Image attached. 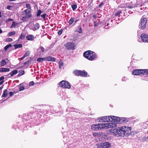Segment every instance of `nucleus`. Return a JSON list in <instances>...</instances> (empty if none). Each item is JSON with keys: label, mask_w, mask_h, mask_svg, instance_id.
Segmentation results:
<instances>
[{"label": "nucleus", "mask_w": 148, "mask_h": 148, "mask_svg": "<svg viewBox=\"0 0 148 148\" xmlns=\"http://www.w3.org/2000/svg\"><path fill=\"white\" fill-rule=\"evenodd\" d=\"M84 56L88 60L92 61L96 58L97 55L93 51L88 50L84 53Z\"/></svg>", "instance_id": "1"}, {"label": "nucleus", "mask_w": 148, "mask_h": 148, "mask_svg": "<svg viewBox=\"0 0 148 148\" xmlns=\"http://www.w3.org/2000/svg\"><path fill=\"white\" fill-rule=\"evenodd\" d=\"M26 39L28 40L32 41L34 39V37L33 35H29L26 37Z\"/></svg>", "instance_id": "17"}, {"label": "nucleus", "mask_w": 148, "mask_h": 148, "mask_svg": "<svg viewBox=\"0 0 148 148\" xmlns=\"http://www.w3.org/2000/svg\"><path fill=\"white\" fill-rule=\"evenodd\" d=\"M40 27V26L39 23H36L35 25V27L33 28V29H32L34 31L38 29H39Z\"/></svg>", "instance_id": "25"}, {"label": "nucleus", "mask_w": 148, "mask_h": 148, "mask_svg": "<svg viewBox=\"0 0 148 148\" xmlns=\"http://www.w3.org/2000/svg\"><path fill=\"white\" fill-rule=\"evenodd\" d=\"M78 20H76L75 21V23H76Z\"/></svg>", "instance_id": "62"}, {"label": "nucleus", "mask_w": 148, "mask_h": 148, "mask_svg": "<svg viewBox=\"0 0 148 148\" xmlns=\"http://www.w3.org/2000/svg\"><path fill=\"white\" fill-rule=\"evenodd\" d=\"M80 71V70H75L73 71V73L76 76H79Z\"/></svg>", "instance_id": "24"}, {"label": "nucleus", "mask_w": 148, "mask_h": 148, "mask_svg": "<svg viewBox=\"0 0 148 148\" xmlns=\"http://www.w3.org/2000/svg\"><path fill=\"white\" fill-rule=\"evenodd\" d=\"M12 40V39L10 38H7L6 39V41L8 42H10Z\"/></svg>", "instance_id": "48"}, {"label": "nucleus", "mask_w": 148, "mask_h": 148, "mask_svg": "<svg viewBox=\"0 0 148 148\" xmlns=\"http://www.w3.org/2000/svg\"><path fill=\"white\" fill-rule=\"evenodd\" d=\"M47 15V14H42L41 16L42 17V18L44 20H45V17Z\"/></svg>", "instance_id": "47"}, {"label": "nucleus", "mask_w": 148, "mask_h": 148, "mask_svg": "<svg viewBox=\"0 0 148 148\" xmlns=\"http://www.w3.org/2000/svg\"><path fill=\"white\" fill-rule=\"evenodd\" d=\"M102 148H109L111 146L109 142H105L102 143Z\"/></svg>", "instance_id": "15"}, {"label": "nucleus", "mask_w": 148, "mask_h": 148, "mask_svg": "<svg viewBox=\"0 0 148 148\" xmlns=\"http://www.w3.org/2000/svg\"><path fill=\"white\" fill-rule=\"evenodd\" d=\"M66 48L68 50H74L75 49V44L73 42H67L64 45Z\"/></svg>", "instance_id": "6"}, {"label": "nucleus", "mask_w": 148, "mask_h": 148, "mask_svg": "<svg viewBox=\"0 0 148 148\" xmlns=\"http://www.w3.org/2000/svg\"><path fill=\"white\" fill-rule=\"evenodd\" d=\"M93 18L94 19H96L97 18V16L96 14H94L93 16Z\"/></svg>", "instance_id": "56"}, {"label": "nucleus", "mask_w": 148, "mask_h": 148, "mask_svg": "<svg viewBox=\"0 0 148 148\" xmlns=\"http://www.w3.org/2000/svg\"><path fill=\"white\" fill-rule=\"evenodd\" d=\"M128 121V119L127 118H120L119 117L118 123L121 124L125 123Z\"/></svg>", "instance_id": "12"}, {"label": "nucleus", "mask_w": 148, "mask_h": 148, "mask_svg": "<svg viewBox=\"0 0 148 148\" xmlns=\"http://www.w3.org/2000/svg\"><path fill=\"white\" fill-rule=\"evenodd\" d=\"M75 31L79 33H82V30L81 26H78L76 29Z\"/></svg>", "instance_id": "23"}, {"label": "nucleus", "mask_w": 148, "mask_h": 148, "mask_svg": "<svg viewBox=\"0 0 148 148\" xmlns=\"http://www.w3.org/2000/svg\"><path fill=\"white\" fill-rule=\"evenodd\" d=\"M141 38L142 41L145 42H148V35L145 34H141Z\"/></svg>", "instance_id": "10"}, {"label": "nucleus", "mask_w": 148, "mask_h": 148, "mask_svg": "<svg viewBox=\"0 0 148 148\" xmlns=\"http://www.w3.org/2000/svg\"><path fill=\"white\" fill-rule=\"evenodd\" d=\"M8 95V91L6 89H5L3 91V93L2 96V97H6Z\"/></svg>", "instance_id": "26"}, {"label": "nucleus", "mask_w": 148, "mask_h": 148, "mask_svg": "<svg viewBox=\"0 0 148 148\" xmlns=\"http://www.w3.org/2000/svg\"><path fill=\"white\" fill-rule=\"evenodd\" d=\"M3 86H2L0 87V90H1L3 88Z\"/></svg>", "instance_id": "60"}, {"label": "nucleus", "mask_w": 148, "mask_h": 148, "mask_svg": "<svg viewBox=\"0 0 148 148\" xmlns=\"http://www.w3.org/2000/svg\"><path fill=\"white\" fill-rule=\"evenodd\" d=\"M26 36V34L25 33L23 32L21 34L20 36L18 38L19 39H21V40H23L25 38Z\"/></svg>", "instance_id": "20"}, {"label": "nucleus", "mask_w": 148, "mask_h": 148, "mask_svg": "<svg viewBox=\"0 0 148 148\" xmlns=\"http://www.w3.org/2000/svg\"><path fill=\"white\" fill-rule=\"evenodd\" d=\"M88 73L86 72L82 71H80V76L83 77H86Z\"/></svg>", "instance_id": "18"}, {"label": "nucleus", "mask_w": 148, "mask_h": 148, "mask_svg": "<svg viewBox=\"0 0 148 148\" xmlns=\"http://www.w3.org/2000/svg\"><path fill=\"white\" fill-rule=\"evenodd\" d=\"M111 132L114 134H119L118 128H114V129H111Z\"/></svg>", "instance_id": "16"}, {"label": "nucleus", "mask_w": 148, "mask_h": 148, "mask_svg": "<svg viewBox=\"0 0 148 148\" xmlns=\"http://www.w3.org/2000/svg\"><path fill=\"white\" fill-rule=\"evenodd\" d=\"M12 20H13V19L12 18H8V19H7L6 20V23H8L9 21H12Z\"/></svg>", "instance_id": "54"}, {"label": "nucleus", "mask_w": 148, "mask_h": 148, "mask_svg": "<svg viewBox=\"0 0 148 148\" xmlns=\"http://www.w3.org/2000/svg\"><path fill=\"white\" fill-rule=\"evenodd\" d=\"M25 57L23 56H22L21 58V60H23Z\"/></svg>", "instance_id": "59"}, {"label": "nucleus", "mask_w": 148, "mask_h": 148, "mask_svg": "<svg viewBox=\"0 0 148 148\" xmlns=\"http://www.w3.org/2000/svg\"><path fill=\"white\" fill-rule=\"evenodd\" d=\"M63 30L62 29H61L58 32V33L59 35H61L62 34V33L63 32Z\"/></svg>", "instance_id": "49"}, {"label": "nucleus", "mask_w": 148, "mask_h": 148, "mask_svg": "<svg viewBox=\"0 0 148 148\" xmlns=\"http://www.w3.org/2000/svg\"><path fill=\"white\" fill-rule=\"evenodd\" d=\"M101 23L102 22L101 21H94V22L93 26L94 27H96L99 25L101 24Z\"/></svg>", "instance_id": "21"}, {"label": "nucleus", "mask_w": 148, "mask_h": 148, "mask_svg": "<svg viewBox=\"0 0 148 148\" xmlns=\"http://www.w3.org/2000/svg\"><path fill=\"white\" fill-rule=\"evenodd\" d=\"M30 54V52L29 51H28L26 52L25 53V54L24 56L25 57H26L27 56H28Z\"/></svg>", "instance_id": "40"}, {"label": "nucleus", "mask_w": 148, "mask_h": 148, "mask_svg": "<svg viewBox=\"0 0 148 148\" xmlns=\"http://www.w3.org/2000/svg\"><path fill=\"white\" fill-rule=\"evenodd\" d=\"M93 136L95 137H98L99 136V134L97 132H94L92 134Z\"/></svg>", "instance_id": "42"}, {"label": "nucleus", "mask_w": 148, "mask_h": 148, "mask_svg": "<svg viewBox=\"0 0 148 148\" xmlns=\"http://www.w3.org/2000/svg\"><path fill=\"white\" fill-rule=\"evenodd\" d=\"M74 18H71L70 19L69 21V23L70 25H71V24L73 23L74 22Z\"/></svg>", "instance_id": "34"}, {"label": "nucleus", "mask_w": 148, "mask_h": 148, "mask_svg": "<svg viewBox=\"0 0 148 148\" xmlns=\"http://www.w3.org/2000/svg\"><path fill=\"white\" fill-rule=\"evenodd\" d=\"M102 143L100 144H97L95 146L97 147V148H100L101 147H102Z\"/></svg>", "instance_id": "41"}, {"label": "nucleus", "mask_w": 148, "mask_h": 148, "mask_svg": "<svg viewBox=\"0 0 148 148\" xmlns=\"http://www.w3.org/2000/svg\"><path fill=\"white\" fill-rule=\"evenodd\" d=\"M104 4V3L103 2H101L99 5V8H101Z\"/></svg>", "instance_id": "51"}, {"label": "nucleus", "mask_w": 148, "mask_h": 148, "mask_svg": "<svg viewBox=\"0 0 148 148\" xmlns=\"http://www.w3.org/2000/svg\"><path fill=\"white\" fill-rule=\"evenodd\" d=\"M0 64L1 66H3L7 64V63L5 60H3L0 62Z\"/></svg>", "instance_id": "28"}, {"label": "nucleus", "mask_w": 148, "mask_h": 148, "mask_svg": "<svg viewBox=\"0 0 148 148\" xmlns=\"http://www.w3.org/2000/svg\"><path fill=\"white\" fill-rule=\"evenodd\" d=\"M133 7L132 5H130L127 6V8H132Z\"/></svg>", "instance_id": "58"}, {"label": "nucleus", "mask_w": 148, "mask_h": 148, "mask_svg": "<svg viewBox=\"0 0 148 148\" xmlns=\"http://www.w3.org/2000/svg\"><path fill=\"white\" fill-rule=\"evenodd\" d=\"M18 73L17 70H15L12 71V72H10L8 74L10 75L11 77L13 76L14 75Z\"/></svg>", "instance_id": "22"}, {"label": "nucleus", "mask_w": 148, "mask_h": 148, "mask_svg": "<svg viewBox=\"0 0 148 148\" xmlns=\"http://www.w3.org/2000/svg\"><path fill=\"white\" fill-rule=\"evenodd\" d=\"M50 3V2H49V3H48V5H49Z\"/></svg>", "instance_id": "63"}, {"label": "nucleus", "mask_w": 148, "mask_h": 148, "mask_svg": "<svg viewBox=\"0 0 148 148\" xmlns=\"http://www.w3.org/2000/svg\"><path fill=\"white\" fill-rule=\"evenodd\" d=\"M144 140L145 141H148V136L147 137H145L144 138Z\"/></svg>", "instance_id": "52"}, {"label": "nucleus", "mask_w": 148, "mask_h": 148, "mask_svg": "<svg viewBox=\"0 0 148 148\" xmlns=\"http://www.w3.org/2000/svg\"><path fill=\"white\" fill-rule=\"evenodd\" d=\"M1 23V20H0V23Z\"/></svg>", "instance_id": "64"}, {"label": "nucleus", "mask_w": 148, "mask_h": 148, "mask_svg": "<svg viewBox=\"0 0 148 148\" xmlns=\"http://www.w3.org/2000/svg\"><path fill=\"white\" fill-rule=\"evenodd\" d=\"M122 13V11L121 10L117 11L115 12L114 13V15L115 16H118L120 14Z\"/></svg>", "instance_id": "30"}, {"label": "nucleus", "mask_w": 148, "mask_h": 148, "mask_svg": "<svg viewBox=\"0 0 148 148\" xmlns=\"http://www.w3.org/2000/svg\"><path fill=\"white\" fill-rule=\"evenodd\" d=\"M16 33L15 31L10 32L8 33V36H11L14 35Z\"/></svg>", "instance_id": "37"}, {"label": "nucleus", "mask_w": 148, "mask_h": 148, "mask_svg": "<svg viewBox=\"0 0 148 148\" xmlns=\"http://www.w3.org/2000/svg\"><path fill=\"white\" fill-rule=\"evenodd\" d=\"M110 118H111V120H110L111 122L116 123H118L119 117L110 116Z\"/></svg>", "instance_id": "13"}, {"label": "nucleus", "mask_w": 148, "mask_h": 148, "mask_svg": "<svg viewBox=\"0 0 148 148\" xmlns=\"http://www.w3.org/2000/svg\"><path fill=\"white\" fill-rule=\"evenodd\" d=\"M12 46L11 44H8L6 45L4 47V50L5 51H7L9 47Z\"/></svg>", "instance_id": "38"}, {"label": "nucleus", "mask_w": 148, "mask_h": 148, "mask_svg": "<svg viewBox=\"0 0 148 148\" xmlns=\"http://www.w3.org/2000/svg\"><path fill=\"white\" fill-rule=\"evenodd\" d=\"M13 93L14 92H10L9 93L10 97H11L13 95Z\"/></svg>", "instance_id": "57"}, {"label": "nucleus", "mask_w": 148, "mask_h": 148, "mask_svg": "<svg viewBox=\"0 0 148 148\" xmlns=\"http://www.w3.org/2000/svg\"><path fill=\"white\" fill-rule=\"evenodd\" d=\"M42 11H41L40 10H38V12L37 14H36V16L37 17H38V16H40L41 14V13H42Z\"/></svg>", "instance_id": "39"}, {"label": "nucleus", "mask_w": 148, "mask_h": 148, "mask_svg": "<svg viewBox=\"0 0 148 148\" xmlns=\"http://www.w3.org/2000/svg\"><path fill=\"white\" fill-rule=\"evenodd\" d=\"M38 49L39 50H40V49L41 50V52H44V51H45V49L44 48L42 47V46H41V47H40L39 48H38Z\"/></svg>", "instance_id": "45"}, {"label": "nucleus", "mask_w": 148, "mask_h": 148, "mask_svg": "<svg viewBox=\"0 0 148 148\" xmlns=\"http://www.w3.org/2000/svg\"><path fill=\"white\" fill-rule=\"evenodd\" d=\"M59 67L60 69H61L64 65V63L61 60H60L59 63Z\"/></svg>", "instance_id": "31"}, {"label": "nucleus", "mask_w": 148, "mask_h": 148, "mask_svg": "<svg viewBox=\"0 0 148 148\" xmlns=\"http://www.w3.org/2000/svg\"><path fill=\"white\" fill-rule=\"evenodd\" d=\"M45 61L51 62H55V59L52 56H47L45 57Z\"/></svg>", "instance_id": "14"}, {"label": "nucleus", "mask_w": 148, "mask_h": 148, "mask_svg": "<svg viewBox=\"0 0 148 148\" xmlns=\"http://www.w3.org/2000/svg\"><path fill=\"white\" fill-rule=\"evenodd\" d=\"M26 7L28 8V9L31 10V7L30 5L29 4H26Z\"/></svg>", "instance_id": "43"}, {"label": "nucleus", "mask_w": 148, "mask_h": 148, "mask_svg": "<svg viewBox=\"0 0 148 148\" xmlns=\"http://www.w3.org/2000/svg\"><path fill=\"white\" fill-rule=\"evenodd\" d=\"M19 72V73L18 74V76H20L24 74L25 71H24L22 70L20 71Z\"/></svg>", "instance_id": "35"}, {"label": "nucleus", "mask_w": 148, "mask_h": 148, "mask_svg": "<svg viewBox=\"0 0 148 148\" xmlns=\"http://www.w3.org/2000/svg\"><path fill=\"white\" fill-rule=\"evenodd\" d=\"M34 82L33 81H32L30 82L29 84L30 86H33L34 85Z\"/></svg>", "instance_id": "50"}, {"label": "nucleus", "mask_w": 148, "mask_h": 148, "mask_svg": "<svg viewBox=\"0 0 148 148\" xmlns=\"http://www.w3.org/2000/svg\"><path fill=\"white\" fill-rule=\"evenodd\" d=\"M17 23H16L15 22L13 21L12 25L10 26V27L11 28L15 27L17 25Z\"/></svg>", "instance_id": "32"}, {"label": "nucleus", "mask_w": 148, "mask_h": 148, "mask_svg": "<svg viewBox=\"0 0 148 148\" xmlns=\"http://www.w3.org/2000/svg\"><path fill=\"white\" fill-rule=\"evenodd\" d=\"M29 18H28V17L27 16H24L22 17V20L23 21H25L26 19H27Z\"/></svg>", "instance_id": "44"}, {"label": "nucleus", "mask_w": 148, "mask_h": 148, "mask_svg": "<svg viewBox=\"0 0 148 148\" xmlns=\"http://www.w3.org/2000/svg\"><path fill=\"white\" fill-rule=\"evenodd\" d=\"M14 46L15 49L18 48H21L22 47V45L21 44H18L16 45H14Z\"/></svg>", "instance_id": "29"}, {"label": "nucleus", "mask_w": 148, "mask_h": 148, "mask_svg": "<svg viewBox=\"0 0 148 148\" xmlns=\"http://www.w3.org/2000/svg\"><path fill=\"white\" fill-rule=\"evenodd\" d=\"M118 129L119 135L121 136L124 137L126 135L125 133L127 134L128 133L129 130H131V127L122 126L121 127H119Z\"/></svg>", "instance_id": "2"}, {"label": "nucleus", "mask_w": 148, "mask_h": 148, "mask_svg": "<svg viewBox=\"0 0 148 148\" xmlns=\"http://www.w3.org/2000/svg\"><path fill=\"white\" fill-rule=\"evenodd\" d=\"M29 60H27V61L26 62H25L24 63H23V64L24 65H26V64H28V63H29Z\"/></svg>", "instance_id": "55"}, {"label": "nucleus", "mask_w": 148, "mask_h": 148, "mask_svg": "<svg viewBox=\"0 0 148 148\" xmlns=\"http://www.w3.org/2000/svg\"><path fill=\"white\" fill-rule=\"evenodd\" d=\"M4 79V77L3 76H2L0 77V85L2 84L4 82L3 80Z\"/></svg>", "instance_id": "33"}, {"label": "nucleus", "mask_w": 148, "mask_h": 148, "mask_svg": "<svg viewBox=\"0 0 148 148\" xmlns=\"http://www.w3.org/2000/svg\"><path fill=\"white\" fill-rule=\"evenodd\" d=\"M148 73V69H136L132 71V73L134 75H144Z\"/></svg>", "instance_id": "3"}, {"label": "nucleus", "mask_w": 148, "mask_h": 148, "mask_svg": "<svg viewBox=\"0 0 148 148\" xmlns=\"http://www.w3.org/2000/svg\"><path fill=\"white\" fill-rule=\"evenodd\" d=\"M77 6L76 4H72L71 5V8L73 10H75L77 8Z\"/></svg>", "instance_id": "36"}, {"label": "nucleus", "mask_w": 148, "mask_h": 148, "mask_svg": "<svg viewBox=\"0 0 148 148\" xmlns=\"http://www.w3.org/2000/svg\"><path fill=\"white\" fill-rule=\"evenodd\" d=\"M98 119L99 122H111L110 120H111V118H110V116L100 117L98 118Z\"/></svg>", "instance_id": "7"}, {"label": "nucleus", "mask_w": 148, "mask_h": 148, "mask_svg": "<svg viewBox=\"0 0 148 148\" xmlns=\"http://www.w3.org/2000/svg\"><path fill=\"white\" fill-rule=\"evenodd\" d=\"M2 16L1 15V11H0V17H1Z\"/></svg>", "instance_id": "61"}, {"label": "nucleus", "mask_w": 148, "mask_h": 148, "mask_svg": "<svg viewBox=\"0 0 148 148\" xmlns=\"http://www.w3.org/2000/svg\"><path fill=\"white\" fill-rule=\"evenodd\" d=\"M31 10L28 9L24 10L22 12V15L27 16L28 18H31L32 17V14L30 13Z\"/></svg>", "instance_id": "9"}, {"label": "nucleus", "mask_w": 148, "mask_h": 148, "mask_svg": "<svg viewBox=\"0 0 148 148\" xmlns=\"http://www.w3.org/2000/svg\"><path fill=\"white\" fill-rule=\"evenodd\" d=\"M25 89V88L23 86H20L19 87V91H21Z\"/></svg>", "instance_id": "46"}, {"label": "nucleus", "mask_w": 148, "mask_h": 148, "mask_svg": "<svg viewBox=\"0 0 148 148\" xmlns=\"http://www.w3.org/2000/svg\"><path fill=\"white\" fill-rule=\"evenodd\" d=\"M13 6H12L8 5L7 6V8L9 10H11V8Z\"/></svg>", "instance_id": "53"}, {"label": "nucleus", "mask_w": 148, "mask_h": 148, "mask_svg": "<svg viewBox=\"0 0 148 148\" xmlns=\"http://www.w3.org/2000/svg\"><path fill=\"white\" fill-rule=\"evenodd\" d=\"M37 61L39 62H41L45 61V58H39L37 59Z\"/></svg>", "instance_id": "27"}, {"label": "nucleus", "mask_w": 148, "mask_h": 148, "mask_svg": "<svg viewBox=\"0 0 148 148\" xmlns=\"http://www.w3.org/2000/svg\"><path fill=\"white\" fill-rule=\"evenodd\" d=\"M10 69L8 68H0V72H8L10 71Z\"/></svg>", "instance_id": "19"}, {"label": "nucleus", "mask_w": 148, "mask_h": 148, "mask_svg": "<svg viewBox=\"0 0 148 148\" xmlns=\"http://www.w3.org/2000/svg\"><path fill=\"white\" fill-rule=\"evenodd\" d=\"M105 123H98L92 124L91 126V129L95 131L101 130L105 128Z\"/></svg>", "instance_id": "4"}, {"label": "nucleus", "mask_w": 148, "mask_h": 148, "mask_svg": "<svg viewBox=\"0 0 148 148\" xmlns=\"http://www.w3.org/2000/svg\"><path fill=\"white\" fill-rule=\"evenodd\" d=\"M60 87L62 88L70 89L71 87V86L69 83L64 80H62L58 84Z\"/></svg>", "instance_id": "5"}, {"label": "nucleus", "mask_w": 148, "mask_h": 148, "mask_svg": "<svg viewBox=\"0 0 148 148\" xmlns=\"http://www.w3.org/2000/svg\"><path fill=\"white\" fill-rule=\"evenodd\" d=\"M147 22V19L146 18L143 17H142L140 20V28L142 30L144 29L146 27Z\"/></svg>", "instance_id": "8"}, {"label": "nucleus", "mask_w": 148, "mask_h": 148, "mask_svg": "<svg viewBox=\"0 0 148 148\" xmlns=\"http://www.w3.org/2000/svg\"><path fill=\"white\" fill-rule=\"evenodd\" d=\"M114 123H105V128H111L116 127V124Z\"/></svg>", "instance_id": "11"}]
</instances>
